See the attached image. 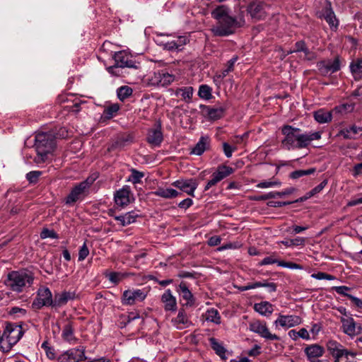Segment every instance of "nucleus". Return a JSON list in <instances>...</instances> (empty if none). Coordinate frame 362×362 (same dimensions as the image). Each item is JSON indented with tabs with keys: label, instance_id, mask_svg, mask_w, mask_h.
<instances>
[{
	"label": "nucleus",
	"instance_id": "nucleus-28",
	"mask_svg": "<svg viewBox=\"0 0 362 362\" xmlns=\"http://www.w3.org/2000/svg\"><path fill=\"white\" fill-rule=\"evenodd\" d=\"M163 133L159 129H151L148 132L147 141L153 146H158L163 141Z\"/></svg>",
	"mask_w": 362,
	"mask_h": 362
},
{
	"label": "nucleus",
	"instance_id": "nucleus-57",
	"mask_svg": "<svg viewBox=\"0 0 362 362\" xmlns=\"http://www.w3.org/2000/svg\"><path fill=\"white\" fill-rule=\"evenodd\" d=\"M327 346L329 353L333 355V354H334L338 350V349L341 347V344L336 341L330 340L327 342Z\"/></svg>",
	"mask_w": 362,
	"mask_h": 362
},
{
	"label": "nucleus",
	"instance_id": "nucleus-3",
	"mask_svg": "<svg viewBox=\"0 0 362 362\" xmlns=\"http://www.w3.org/2000/svg\"><path fill=\"white\" fill-rule=\"evenodd\" d=\"M34 147L37 151V156L34 158L35 163L37 164L45 163L48 159L49 155L52 154L55 149V133L52 131L36 132Z\"/></svg>",
	"mask_w": 362,
	"mask_h": 362
},
{
	"label": "nucleus",
	"instance_id": "nucleus-32",
	"mask_svg": "<svg viewBox=\"0 0 362 362\" xmlns=\"http://www.w3.org/2000/svg\"><path fill=\"white\" fill-rule=\"evenodd\" d=\"M254 309L262 315L268 316L272 313V305L267 301L255 303Z\"/></svg>",
	"mask_w": 362,
	"mask_h": 362
},
{
	"label": "nucleus",
	"instance_id": "nucleus-9",
	"mask_svg": "<svg viewBox=\"0 0 362 362\" xmlns=\"http://www.w3.org/2000/svg\"><path fill=\"white\" fill-rule=\"evenodd\" d=\"M234 172L233 168L225 165H219L216 170L212 174L211 179L206 183L204 191L209 190L211 187L223 180Z\"/></svg>",
	"mask_w": 362,
	"mask_h": 362
},
{
	"label": "nucleus",
	"instance_id": "nucleus-4",
	"mask_svg": "<svg viewBox=\"0 0 362 362\" xmlns=\"http://www.w3.org/2000/svg\"><path fill=\"white\" fill-rule=\"evenodd\" d=\"M33 282V276L25 271H12L4 280L5 286L16 293H21L27 285L30 286Z\"/></svg>",
	"mask_w": 362,
	"mask_h": 362
},
{
	"label": "nucleus",
	"instance_id": "nucleus-46",
	"mask_svg": "<svg viewBox=\"0 0 362 362\" xmlns=\"http://www.w3.org/2000/svg\"><path fill=\"white\" fill-rule=\"evenodd\" d=\"M354 108L355 103L351 101L350 103H344L334 108V110L340 113H347L354 111Z\"/></svg>",
	"mask_w": 362,
	"mask_h": 362
},
{
	"label": "nucleus",
	"instance_id": "nucleus-50",
	"mask_svg": "<svg viewBox=\"0 0 362 362\" xmlns=\"http://www.w3.org/2000/svg\"><path fill=\"white\" fill-rule=\"evenodd\" d=\"M281 185V182L279 180H274L273 181L260 182L257 185L256 187L257 188L263 189V188H269V187H276V186H280Z\"/></svg>",
	"mask_w": 362,
	"mask_h": 362
},
{
	"label": "nucleus",
	"instance_id": "nucleus-45",
	"mask_svg": "<svg viewBox=\"0 0 362 362\" xmlns=\"http://www.w3.org/2000/svg\"><path fill=\"white\" fill-rule=\"evenodd\" d=\"M279 243H281L284 245L286 247H293V246H299L303 245L305 243V238L297 237L294 239H290L288 240H282Z\"/></svg>",
	"mask_w": 362,
	"mask_h": 362
},
{
	"label": "nucleus",
	"instance_id": "nucleus-16",
	"mask_svg": "<svg viewBox=\"0 0 362 362\" xmlns=\"http://www.w3.org/2000/svg\"><path fill=\"white\" fill-rule=\"evenodd\" d=\"M146 297V294L143 290H127L122 294V302L123 305H132L136 301H143Z\"/></svg>",
	"mask_w": 362,
	"mask_h": 362
},
{
	"label": "nucleus",
	"instance_id": "nucleus-33",
	"mask_svg": "<svg viewBox=\"0 0 362 362\" xmlns=\"http://www.w3.org/2000/svg\"><path fill=\"white\" fill-rule=\"evenodd\" d=\"M350 69L355 80L362 79V59L353 61L350 64Z\"/></svg>",
	"mask_w": 362,
	"mask_h": 362
},
{
	"label": "nucleus",
	"instance_id": "nucleus-24",
	"mask_svg": "<svg viewBox=\"0 0 362 362\" xmlns=\"http://www.w3.org/2000/svg\"><path fill=\"white\" fill-rule=\"evenodd\" d=\"M161 301L164 304V309L166 311H175L177 309V301L175 297L172 294L170 289L166 290L161 296Z\"/></svg>",
	"mask_w": 362,
	"mask_h": 362
},
{
	"label": "nucleus",
	"instance_id": "nucleus-44",
	"mask_svg": "<svg viewBox=\"0 0 362 362\" xmlns=\"http://www.w3.org/2000/svg\"><path fill=\"white\" fill-rule=\"evenodd\" d=\"M198 95L204 100H209L211 98V88L207 85H202L198 91Z\"/></svg>",
	"mask_w": 362,
	"mask_h": 362
},
{
	"label": "nucleus",
	"instance_id": "nucleus-5",
	"mask_svg": "<svg viewBox=\"0 0 362 362\" xmlns=\"http://www.w3.org/2000/svg\"><path fill=\"white\" fill-rule=\"evenodd\" d=\"M54 298L52 292L47 287H40L37 293V296L32 303V307L39 310L44 306H51L53 305Z\"/></svg>",
	"mask_w": 362,
	"mask_h": 362
},
{
	"label": "nucleus",
	"instance_id": "nucleus-18",
	"mask_svg": "<svg viewBox=\"0 0 362 362\" xmlns=\"http://www.w3.org/2000/svg\"><path fill=\"white\" fill-rule=\"evenodd\" d=\"M317 66L320 74L327 76L329 73H334L340 69V60L337 57L332 62L321 61L317 63Z\"/></svg>",
	"mask_w": 362,
	"mask_h": 362
},
{
	"label": "nucleus",
	"instance_id": "nucleus-1",
	"mask_svg": "<svg viewBox=\"0 0 362 362\" xmlns=\"http://www.w3.org/2000/svg\"><path fill=\"white\" fill-rule=\"evenodd\" d=\"M240 7L238 13L231 14L230 8L226 5L217 6L211 12V17L216 23L211 28V32L216 37H227L233 35L238 28L245 24V11Z\"/></svg>",
	"mask_w": 362,
	"mask_h": 362
},
{
	"label": "nucleus",
	"instance_id": "nucleus-15",
	"mask_svg": "<svg viewBox=\"0 0 362 362\" xmlns=\"http://www.w3.org/2000/svg\"><path fill=\"white\" fill-rule=\"evenodd\" d=\"M340 321L342 324L341 328L343 332L351 337H354L362 333V327L357 325L353 317H341Z\"/></svg>",
	"mask_w": 362,
	"mask_h": 362
},
{
	"label": "nucleus",
	"instance_id": "nucleus-55",
	"mask_svg": "<svg viewBox=\"0 0 362 362\" xmlns=\"http://www.w3.org/2000/svg\"><path fill=\"white\" fill-rule=\"evenodd\" d=\"M40 238L42 239H45L47 238H58V235L53 230L44 228L40 233Z\"/></svg>",
	"mask_w": 362,
	"mask_h": 362
},
{
	"label": "nucleus",
	"instance_id": "nucleus-53",
	"mask_svg": "<svg viewBox=\"0 0 362 362\" xmlns=\"http://www.w3.org/2000/svg\"><path fill=\"white\" fill-rule=\"evenodd\" d=\"M133 141V136L130 134L121 136L117 141L116 145L120 147H124L127 144Z\"/></svg>",
	"mask_w": 362,
	"mask_h": 362
},
{
	"label": "nucleus",
	"instance_id": "nucleus-41",
	"mask_svg": "<svg viewBox=\"0 0 362 362\" xmlns=\"http://www.w3.org/2000/svg\"><path fill=\"white\" fill-rule=\"evenodd\" d=\"M362 131L361 127H356V125H352L349 127H346L343 131L344 137L345 139H354V135L358 134V132Z\"/></svg>",
	"mask_w": 362,
	"mask_h": 362
},
{
	"label": "nucleus",
	"instance_id": "nucleus-11",
	"mask_svg": "<svg viewBox=\"0 0 362 362\" xmlns=\"http://www.w3.org/2000/svg\"><path fill=\"white\" fill-rule=\"evenodd\" d=\"M249 329L250 331L258 334L262 337L268 339V340H279V337L274 334H272L267 327L265 322H262L259 320H255L250 322Z\"/></svg>",
	"mask_w": 362,
	"mask_h": 362
},
{
	"label": "nucleus",
	"instance_id": "nucleus-64",
	"mask_svg": "<svg viewBox=\"0 0 362 362\" xmlns=\"http://www.w3.org/2000/svg\"><path fill=\"white\" fill-rule=\"evenodd\" d=\"M327 180H324L322 182H321V183H320L318 185H317L316 187H315L313 189H311V194H317L319 192H320L327 185Z\"/></svg>",
	"mask_w": 362,
	"mask_h": 362
},
{
	"label": "nucleus",
	"instance_id": "nucleus-59",
	"mask_svg": "<svg viewBox=\"0 0 362 362\" xmlns=\"http://www.w3.org/2000/svg\"><path fill=\"white\" fill-rule=\"evenodd\" d=\"M333 290H334L338 294L346 296L349 298V296H351V294H349L346 293V291H349L351 290V288L346 286H334L332 288Z\"/></svg>",
	"mask_w": 362,
	"mask_h": 362
},
{
	"label": "nucleus",
	"instance_id": "nucleus-38",
	"mask_svg": "<svg viewBox=\"0 0 362 362\" xmlns=\"http://www.w3.org/2000/svg\"><path fill=\"white\" fill-rule=\"evenodd\" d=\"M175 95H180L183 100H185L186 102H189L192 98L193 88L191 86H187L178 88L175 92Z\"/></svg>",
	"mask_w": 362,
	"mask_h": 362
},
{
	"label": "nucleus",
	"instance_id": "nucleus-20",
	"mask_svg": "<svg viewBox=\"0 0 362 362\" xmlns=\"http://www.w3.org/2000/svg\"><path fill=\"white\" fill-rule=\"evenodd\" d=\"M302 320L298 315H279L278 318L274 321L276 327L280 326L281 327L290 328L301 323Z\"/></svg>",
	"mask_w": 362,
	"mask_h": 362
},
{
	"label": "nucleus",
	"instance_id": "nucleus-26",
	"mask_svg": "<svg viewBox=\"0 0 362 362\" xmlns=\"http://www.w3.org/2000/svg\"><path fill=\"white\" fill-rule=\"evenodd\" d=\"M74 323L70 320H66L62 329V337L64 340L72 344L76 341L74 334Z\"/></svg>",
	"mask_w": 362,
	"mask_h": 362
},
{
	"label": "nucleus",
	"instance_id": "nucleus-60",
	"mask_svg": "<svg viewBox=\"0 0 362 362\" xmlns=\"http://www.w3.org/2000/svg\"><path fill=\"white\" fill-rule=\"evenodd\" d=\"M279 262L280 261H279L277 259H276L274 255H271L269 257H264L259 263V265L262 266V265H267V264H275V263L278 264V262Z\"/></svg>",
	"mask_w": 362,
	"mask_h": 362
},
{
	"label": "nucleus",
	"instance_id": "nucleus-48",
	"mask_svg": "<svg viewBox=\"0 0 362 362\" xmlns=\"http://www.w3.org/2000/svg\"><path fill=\"white\" fill-rule=\"evenodd\" d=\"M105 276L114 284H117L125 276V275L119 272H113L106 274Z\"/></svg>",
	"mask_w": 362,
	"mask_h": 362
},
{
	"label": "nucleus",
	"instance_id": "nucleus-47",
	"mask_svg": "<svg viewBox=\"0 0 362 362\" xmlns=\"http://www.w3.org/2000/svg\"><path fill=\"white\" fill-rule=\"evenodd\" d=\"M144 176V174L142 172H140L136 169L132 168L131 169V175L130 177L129 178V180L134 184L140 183Z\"/></svg>",
	"mask_w": 362,
	"mask_h": 362
},
{
	"label": "nucleus",
	"instance_id": "nucleus-7",
	"mask_svg": "<svg viewBox=\"0 0 362 362\" xmlns=\"http://www.w3.org/2000/svg\"><path fill=\"white\" fill-rule=\"evenodd\" d=\"M23 333L22 326L14 323H7L1 337L3 339L5 338L10 345H14L21 339Z\"/></svg>",
	"mask_w": 362,
	"mask_h": 362
},
{
	"label": "nucleus",
	"instance_id": "nucleus-6",
	"mask_svg": "<svg viewBox=\"0 0 362 362\" xmlns=\"http://www.w3.org/2000/svg\"><path fill=\"white\" fill-rule=\"evenodd\" d=\"M94 178L88 177L86 180L76 185L66 198V204H72L77 202L85 193V191L93 184Z\"/></svg>",
	"mask_w": 362,
	"mask_h": 362
},
{
	"label": "nucleus",
	"instance_id": "nucleus-63",
	"mask_svg": "<svg viewBox=\"0 0 362 362\" xmlns=\"http://www.w3.org/2000/svg\"><path fill=\"white\" fill-rule=\"evenodd\" d=\"M357 99L358 100H362V86L354 90L350 95V99Z\"/></svg>",
	"mask_w": 362,
	"mask_h": 362
},
{
	"label": "nucleus",
	"instance_id": "nucleus-17",
	"mask_svg": "<svg viewBox=\"0 0 362 362\" xmlns=\"http://www.w3.org/2000/svg\"><path fill=\"white\" fill-rule=\"evenodd\" d=\"M174 187L180 189L181 191L187 193V194L194 197V191L198 187V182L196 179H186V180H178L173 182Z\"/></svg>",
	"mask_w": 362,
	"mask_h": 362
},
{
	"label": "nucleus",
	"instance_id": "nucleus-42",
	"mask_svg": "<svg viewBox=\"0 0 362 362\" xmlns=\"http://www.w3.org/2000/svg\"><path fill=\"white\" fill-rule=\"evenodd\" d=\"M288 335L293 339H297L300 337L303 339H309L310 335L308 330L305 328H301L298 332L292 329L289 331Z\"/></svg>",
	"mask_w": 362,
	"mask_h": 362
},
{
	"label": "nucleus",
	"instance_id": "nucleus-8",
	"mask_svg": "<svg viewBox=\"0 0 362 362\" xmlns=\"http://www.w3.org/2000/svg\"><path fill=\"white\" fill-rule=\"evenodd\" d=\"M317 17L324 18L329 24L332 30L336 31L339 27V20L337 18L332 8L331 2L327 1L321 11L317 13Z\"/></svg>",
	"mask_w": 362,
	"mask_h": 362
},
{
	"label": "nucleus",
	"instance_id": "nucleus-2",
	"mask_svg": "<svg viewBox=\"0 0 362 362\" xmlns=\"http://www.w3.org/2000/svg\"><path fill=\"white\" fill-rule=\"evenodd\" d=\"M299 128L286 124L281 127V133L284 138L281 141V146L288 150L307 148L311 141L321 139V132H315L310 134H302Z\"/></svg>",
	"mask_w": 362,
	"mask_h": 362
},
{
	"label": "nucleus",
	"instance_id": "nucleus-10",
	"mask_svg": "<svg viewBox=\"0 0 362 362\" xmlns=\"http://www.w3.org/2000/svg\"><path fill=\"white\" fill-rule=\"evenodd\" d=\"M115 65L119 68H133L139 69V63H136L132 59V56L124 50L115 52L113 56Z\"/></svg>",
	"mask_w": 362,
	"mask_h": 362
},
{
	"label": "nucleus",
	"instance_id": "nucleus-49",
	"mask_svg": "<svg viewBox=\"0 0 362 362\" xmlns=\"http://www.w3.org/2000/svg\"><path fill=\"white\" fill-rule=\"evenodd\" d=\"M42 174V171L33 170L26 174V179L31 184H35L38 182L39 177Z\"/></svg>",
	"mask_w": 362,
	"mask_h": 362
},
{
	"label": "nucleus",
	"instance_id": "nucleus-29",
	"mask_svg": "<svg viewBox=\"0 0 362 362\" xmlns=\"http://www.w3.org/2000/svg\"><path fill=\"white\" fill-rule=\"evenodd\" d=\"M157 84L160 86H167L175 80V76L168 72L160 71L156 75Z\"/></svg>",
	"mask_w": 362,
	"mask_h": 362
},
{
	"label": "nucleus",
	"instance_id": "nucleus-27",
	"mask_svg": "<svg viewBox=\"0 0 362 362\" xmlns=\"http://www.w3.org/2000/svg\"><path fill=\"white\" fill-rule=\"evenodd\" d=\"M210 139L208 136H202L190 153L201 156L209 147Z\"/></svg>",
	"mask_w": 362,
	"mask_h": 362
},
{
	"label": "nucleus",
	"instance_id": "nucleus-12",
	"mask_svg": "<svg viewBox=\"0 0 362 362\" xmlns=\"http://www.w3.org/2000/svg\"><path fill=\"white\" fill-rule=\"evenodd\" d=\"M114 200L117 206L122 208L127 206L134 200L130 187L127 185L117 190L114 194Z\"/></svg>",
	"mask_w": 362,
	"mask_h": 362
},
{
	"label": "nucleus",
	"instance_id": "nucleus-31",
	"mask_svg": "<svg viewBox=\"0 0 362 362\" xmlns=\"http://www.w3.org/2000/svg\"><path fill=\"white\" fill-rule=\"evenodd\" d=\"M138 217L137 214L134 212L131 211L126 213L124 215L115 216L114 218L119 221L121 226H126L136 221V218Z\"/></svg>",
	"mask_w": 362,
	"mask_h": 362
},
{
	"label": "nucleus",
	"instance_id": "nucleus-61",
	"mask_svg": "<svg viewBox=\"0 0 362 362\" xmlns=\"http://www.w3.org/2000/svg\"><path fill=\"white\" fill-rule=\"evenodd\" d=\"M261 287L267 288L269 293H274L276 291V284L273 282H268L266 280L261 281Z\"/></svg>",
	"mask_w": 362,
	"mask_h": 362
},
{
	"label": "nucleus",
	"instance_id": "nucleus-35",
	"mask_svg": "<svg viewBox=\"0 0 362 362\" xmlns=\"http://www.w3.org/2000/svg\"><path fill=\"white\" fill-rule=\"evenodd\" d=\"M314 117L320 124L327 123L332 120V113L321 109L314 112Z\"/></svg>",
	"mask_w": 362,
	"mask_h": 362
},
{
	"label": "nucleus",
	"instance_id": "nucleus-52",
	"mask_svg": "<svg viewBox=\"0 0 362 362\" xmlns=\"http://www.w3.org/2000/svg\"><path fill=\"white\" fill-rule=\"evenodd\" d=\"M311 277L317 280H334L336 279L334 276L322 272L313 274Z\"/></svg>",
	"mask_w": 362,
	"mask_h": 362
},
{
	"label": "nucleus",
	"instance_id": "nucleus-54",
	"mask_svg": "<svg viewBox=\"0 0 362 362\" xmlns=\"http://www.w3.org/2000/svg\"><path fill=\"white\" fill-rule=\"evenodd\" d=\"M89 255V250L86 243L80 247L78 251V259L79 262L84 260Z\"/></svg>",
	"mask_w": 362,
	"mask_h": 362
},
{
	"label": "nucleus",
	"instance_id": "nucleus-37",
	"mask_svg": "<svg viewBox=\"0 0 362 362\" xmlns=\"http://www.w3.org/2000/svg\"><path fill=\"white\" fill-rule=\"evenodd\" d=\"M205 319L209 322H214L216 325L221 324V316L218 311L215 308L208 310L205 313Z\"/></svg>",
	"mask_w": 362,
	"mask_h": 362
},
{
	"label": "nucleus",
	"instance_id": "nucleus-58",
	"mask_svg": "<svg viewBox=\"0 0 362 362\" xmlns=\"http://www.w3.org/2000/svg\"><path fill=\"white\" fill-rule=\"evenodd\" d=\"M223 150L225 156L227 158H230L232 156L233 152L237 150L235 146L233 147L230 144L226 142L223 143Z\"/></svg>",
	"mask_w": 362,
	"mask_h": 362
},
{
	"label": "nucleus",
	"instance_id": "nucleus-36",
	"mask_svg": "<svg viewBox=\"0 0 362 362\" xmlns=\"http://www.w3.org/2000/svg\"><path fill=\"white\" fill-rule=\"evenodd\" d=\"M349 355L353 356V354L344 349L341 345V347L338 349L332 356L334 357L336 362H345L348 360Z\"/></svg>",
	"mask_w": 362,
	"mask_h": 362
},
{
	"label": "nucleus",
	"instance_id": "nucleus-34",
	"mask_svg": "<svg viewBox=\"0 0 362 362\" xmlns=\"http://www.w3.org/2000/svg\"><path fill=\"white\" fill-rule=\"evenodd\" d=\"M153 193L156 196L165 199L174 198L180 194L179 192L172 188H158Z\"/></svg>",
	"mask_w": 362,
	"mask_h": 362
},
{
	"label": "nucleus",
	"instance_id": "nucleus-13",
	"mask_svg": "<svg viewBox=\"0 0 362 362\" xmlns=\"http://www.w3.org/2000/svg\"><path fill=\"white\" fill-rule=\"evenodd\" d=\"M86 358L83 348L71 349L57 358L58 362H82Z\"/></svg>",
	"mask_w": 362,
	"mask_h": 362
},
{
	"label": "nucleus",
	"instance_id": "nucleus-19",
	"mask_svg": "<svg viewBox=\"0 0 362 362\" xmlns=\"http://www.w3.org/2000/svg\"><path fill=\"white\" fill-rule=\"evenodd\" d=\"M247 11L254 21L263 20L267 16L264 10V4L261 2H252L250 4Z\"/></svg>",
	"mask_w": 362,
	"mask_h": 362
},
{
	"label": "nucleus",
	"instance_id": "nucleus-51",
	"mask_svg": "<svg viewBox=\"0 0 362 362\" xmlns=\"http://www.w3.org/2000/svg\"><path fill=\"white\" fill-rule=\"evenodd\" d=\"M42 348L45 350L47 356L49 359H54L56 358L55 350L49 346L47 341H44L42 344Z\"/></svg>",
	"mask_w": 362,
	"mask_h": 362
},
{
	"label": "nucleus",
	"instance_id": "nucleus-25",
	"mask_svg": "<svg viewBox=\"0 0 362 362\" xmlns=\"http://www.w3.org/2000/svg\"><path fill=\"white\" fill-rule=\"evenodd\" d=\"M305 354L310 361H314L316 358L322 356L325 353V349L322 346L318 344H312L308 346L305 350Z\"/></svg>",
	"mask_w": 362,
	"mask_h": 362
},
{
	"label": "nucleus",
	"instance_id": "nucleus-43",
	"mask_svg": "<svg viewBox=\"0 0 362 362\" xmlns=\"http://www.w3.org/2000/svg\"><path fill=\"white\" fill-rule=\"evenodd\" d=\"M315 171L316 169L315 168H311L308 170H298L291 173L290 177L291 179H298L303 176L313 174Z\"/></svg>",
	"mask_w": 362,
	"mask_h": 362
},
{
	"label": "nucleus",
	"instance_id": "nucleus-23",
	"mask_svg": "<svg viewBox=\"0 0 362 362\" xmlns=\"http://www.w3.org/2000/svg\"><path fill=\"white\" fill-rule=\"evenodd\" d=\"M177 291L186 300L185 305L191 307L194 304V298L185 281H181Z\"/></svg>",
	"mask_w": 362,
	"mask_h": 362
},
{
	"label": "nucleus",
	"instance_id": "nucleus-62",
	"mask_svg": "<svg viewBox=\"0 0 362 362\" xmlns=\"http://www.w3.org/2000/svg\"><path fill=\"white\" fill-rule=\"evenodd\" d=\"M175 44V49L177 50L181 49V48L186 45L187 38L185 36H179L175 40H174Z\"/></svg>",
	"mask_w": 362,
	"mask_h": 362
},
{
	"label": "nucleus",
	"instance_id": "nucleus-30",
	"mask_svg": "<svg viewBox=\"0 0 362 362\" xmlns=\"http://www.w3.org/2000/svg\"><path fill=\"white\" fill-rule=\"evenodd\" d=\"M210 345L215 353L222 359H226V349L223 344L219 342L216 339L211 337L209 339Z\"/></svg>",
	"mask_w": 362,
	"mask_h": 362
},
{
	"label": "nucleus",
	"instance_id": "nucleus-21",
	"mask_svg": "<svg viewBox=\"0 0 362 362\" xmlns=\"http://www.w3.org/2000/svg\"><path fill=\"white\" fill-rule=\"evenodd\" d=\"M171 322L178 329L187 328L192 325L186 311L183 308L179 310L177 315L172 319Z\"/></svg>",
	"mask_w": 362,
	"mask_h": 362
},
{
	"label": "nucleus",
	"instance_id": "nucleus-40",
	"mask_svg": "<svg viewBox=\"0 0 362 362\" xmlns=\"http://www.w3.org/2000/svg\"><path fill=\"white\" fill-rule=\"evenodd\" d=\"M119 110V106L118 104H112L104 109L103 115L105 119H110L115 115Z\"/></svg>",
	"mask_w": 362,
	"mask_h": 362
},
{
	"label": "nucleus",
	"instance_id": "nucleus-39",
	"mask_svg": "<svg viewBox=\"0 0 362 362\" xmlns=\"http://www.w3.org/2000/svg\"><path fill=\"white\" fill-rule=\"evenodd\" d=\"M132 88L127 86H123L119 88L117 90L118 98L121 101H124L132 94Z\"/></svg>",
	"mask_w": 362,
	"mask_h": 362
},
{
	"label": "nucleus",
	"instance_id": "nucleus-14",
	"mask_svg": "<svg viewBox=\"0 0 362 362\" xmlns=\"http://www.w3.org/2000/svg\"><path fill=\"white\" fill-rule=\"evenodd\" d=\"M200 108L206 112L209 119L216 120L224 116L226 110L228 108V104L224 102L216 104L214 107L201 105Z\"/></svg>",
	"mask_w": 362,
	"mask_h": 362
},
{
	"label": "nucleus",
	"instance_id": "nucleus-22",
	"mask_svg": "<svg viewBox=\"0 0 362 362\" xmlns=\"http://www.w3.org/2000/svg\"><path fill=\"white\" fill-rule=\"evenodd\" d=\"M76 297L75 292L72 291H62L60 293H55L53 300V308H60L65 305L69 300H74Z\"/></svg>",
	"mask_w": 362,
	"mask_h": 362
},
{
	"label": "nucleus",
	"instance_id": "nucleus-56",
	"mask_svg": "<svg viewBox=\"0 0 362 362\" xmlns=\"http://www.w3.org/2000/svg\"><path fill=\"white\" fill-rule=\"evenodd\" d=\"M238 60V57H233L227 63V68L222 72L223 76H226L229 72L233 70L234 64Z\"/></svg>",
	"mask_w": 362,
	"mask_h": 362
}]
</instances>
